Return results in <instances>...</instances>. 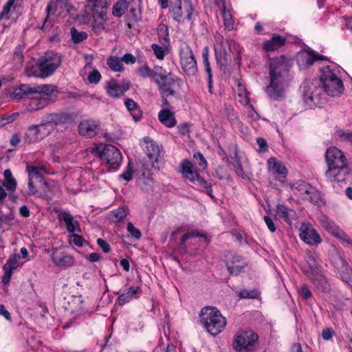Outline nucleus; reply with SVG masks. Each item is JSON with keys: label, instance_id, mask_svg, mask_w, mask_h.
Returning a JSON list of instances; mask_svg holds the SVG:
<instances>
[{"label": "nucleus", "instance_id": "1", "mask_svg": "<svg viewBox=\"0 0 352 352\" xmlns=\"http://www.w3.org/2000/svg\"><path fill=\"white\" fill-rule=\"evenodd\" d=\"M288 69L285 56H280L270 60V82L266 87L265 91L270 98L278 100L283 98L286 85L284 75Z\"/></svg>", "mask_w": 352, "mask_h": 352}, {"label": "nucleus", "instance_id": "2", "mask_svg": "<svg viewBox=\"0 0 352 352\" xmlns=\"http://www.w3.org/2000/svg\"><path fill=\"white\" fill-rule=\"evenodd\" d=\"M328 169L325 173L327 179L333 183L345 181L350 175L351 169L346 164V159L343 153L336 147H330L325 153Z\"/></svg>", "mask_w": 352, "mask_h": 352}, {"label": "nucleus", "instance_id": "3", "mask_svg": "<svg viewBox=\"0 0 352 352\" xmlns=\"http://www.w3.org/2000/svg\"><path fill=\"white\" fill-rule=\"evenodd\" d=\"M56 87L52 85L36 86L33 95L29 98L27 109L28 111H38L47 106L57 98Z\"/></svg>", "mask_w": 352, "mask_h": 352}, {"label": "nucleus", "instance_id": "4", "mask_svg": "<svg viewBox=\"0 0 352 352\" xmlns=\"http://www.w3.org/2000/svg\"><path fill=\"white\" fill-rule=\"evenodd\" d=\"M200 321L206 331L212 336L221 333L226 325V320L220 311L214 307H205L201 309Z\"/></svg>", "mask_w": 352, "mask_h": 352}, {"label": "nucleus", "instance_id": "5", "mask_svg": "<svg viewBox=\"0 0 352 352\" xmlns=\"http://www.w3.org/2000/svg\"><path fill=\"white\" fill-rule=\"evenodd\" d=\"M61 62V56L58 54L50 52L39 58L37 63L38 72L36 68L32 67L31 69H27L26 74L29 76L46 78L54 73L60 65Z\"/></svg>", "mask_w": 352, "mask_h": 352}, {"label": "nucleus", "instance_id": "6", "mask_svg": "<svg viewBox=\"0 0 352 352\" xmlns=\"http://www.w3.org/2000/svg\"><path fill=\"white\" fill-rule=\"evenodd\" d=\"M322 88L330 96H340L344 91V85L342 80L329 66L321 69L320 77Z\"/></svg>", "mask_w": 352, "mask_h": 352}, {"label": "nucleus", "instance_id": "7", "mask_svg": "<svg viewBox=\"0 0 352 352\" xmlns=\"http://www.w3.org/2000/svg\"><path fill=\"white\" fill-rule=\"evenodd\" d=\"M258 339V335L251 330L238 331L232 343L233 349L237 352H250Z\"/></svg>", "mask_w": 352, "mask_h": 352}, {"label": "nucleus", "instance_id": "8", "mask_svg": "<svg viewBox=\"0 0 352 352\" xmlns=\"http://www.w3.org/2000/svg\"><path fill=\"white\" fill-rule=\"evenodd\" d=\"M180 63L184 73L194 76L197 72V61L190 47L183 43L179 47Z\"/></svg>", "mask_w": 352, "mask_h": 352}, {"label": "nucleus", "instance_id": "9", "mask_svg": "<svg viewBox=\"0 0 352 352\" xmlns=\"http://www.w3.org/2000/svg\"><path fill=\"white\" fill-rule=\"evenodd\" d=\"M99 157L113 169H117L122 160L120 150L111 144L104 145L101 150L97 148Z\"/></svg>", "mask_w": 352, "mask_h": 352}, {"label": "nucleus", "instance_id": "10", "mask_svg": "<svg viewBox=\"0 0 352 352\" xmlns=\"http://www.w3.org/2000/svg\"><path fill=\"white\" fill-rule=\"evenodd\" d=\"M64 9L69 13L75 10V8L69 3V0H50L46 8L47 16L41 29L47 25L50 16L55 14L56 12H58L60 14Z\"/></svg>", "mask_w": 352, "mask_h": 352}, {"label": "nucleus", "instance_id": "11", "mask_svg": "<svg viewBox=\"0 0 352 352\" xmlns=\"http://www.w3.org/2000/svg\"><path fill=\"white\" fill-rule=\"evenodd\" d=\"M301 240L309 245H316L321 242V238L317 231L309 223H302L299 228Z\"/></svg>", "mask_w": 352, "mask_h": 352}, {"label": "nucleus", "instance_id": "12", "mask_svg": "<svg viewBox=\"0 0 352 352\" xmlns=\"http://www.w3.org/2000/svg\"><path fill=\"white\" fill-rule=\"evenodd\" d=\"M321 89L313 83L305 82L302 87L304 102L310 109L313 108L319 101Z\"/></svg>", "mask_w": 352, "mask_h": 352}, {"label": "nucleus", "instance_id": "13", "mask_svg": "<svg viewBox=\"0 0 352 352\" xmlns=\"http://www.w3.org/2000/svg\"><path fill=\"white\" fill-rule=\"evenodd\" d=\"M100 129V123L98 120L92 119L84 120L78 124V132L80 135L85 138H93L96 136Z\"/></svg>", "mask_w": 352, "mask_h": 352}, {"label": "nucleus", "instance_id": "14", "mask_svg": "<svg viewBox=\"0 0 352 352\" xmlns=\"http://www.w3.org/2000/svg\"><path fill=\"white\" fill-rule=\"evenodd\" d=\"M130 87L131 82L129 80L123 81L122 84H119L116 80H112L107 82L106 89L109 96L118 98L124 96Z\"/></svg>", "mask_w": 352, "mask_h": 352}, {"label": "nucleus", "instance_id": "15", "mask_svg": "<svg viewBox=\"0 0 352 352\" xmlns=\"http://www.w3.org/2000/svg\"><path fill=\"white\" fill-rule=\"evenodd\" d=\"M47 134L45 126L41 122L40 124L32 125L28 127L25 135V140L28 143H33L43 139Z\"/></svg>", "mask_w": 352, "mask_h": 352}, {"label": "nucleus", "instance_id": "16", "mask_svg": "<svg viewBox=\"0 0 352 352\" xmlns=\"http://www.w3.org/2000/svg\"><path fill=\"white\" fill-rule=\"evenodd\" d=\"M72 120V116L67 113H48L42 118V122L46 126L47 125L56 126L61 124L70 122Z\"/></svg>", "mask_w": 352, "mask_h": 352}, {"label": "nucleus", "instance_id": "17", "mask_svg": "<svg viewBox=\"0 0 352 352\" xmlns=\"http://www.w3.org/2000/svg\"><path fill=\"white\" fill-rule=\"evenodd\" d=\"M155 82L159 86V90L162 96H174L175 92L173 89V86L175 82V78L171 73L164 76L163 78H157Z\"/></svg>", "mask_w": 352, "mask_h": 352}, {"label": "nucleus", "instance_id": "18", "mask_svg": "<svg viewBox=\"0 0 352 352\" xmlns=\"http://www.w3.org/2000/svg\"><path fill=\"white\" fill-rule=\"evenodd\" d=\"M87 5L91 8L93 18L107 21V12L109 7L107 0H91Z\"/></svg>", "mask_w": 352, "mask_h": 352}, {"label": "nucleus", "instance_id": "19", "mask_svg": "<svg viewBox=\"0 0 352 352\" xmlns=\"http://www.w3.org/2000/svg\"><path fill=\"white\" fill-rule=\"evenodd\" d=\"M52 260L59 267L66 268L72 267L74 264V259L72 256L60 252L56 248L52 250Z\"/></svg>", "mask_w": 352, "mask_h": 352}, {"label": "nucleus", "instance_id": "20", "mask_svg": "<svg viewBox=\"0 0 352 352\" xmlns=\"http://www.w3.org/2000/svg\"><path fill=\"white\" fill-rule=\"evenodd\" d=\"M58 217L60 221H64L68 232H81V229L78 221L74 219V217L70 212L67 211H60L58 215Z\"/></svg>", "mask_w": 352, "mask_h": 352}, {"label": "nucleus", "instance_id": "21", "mask_svg": "<svg viewBox=\"0 0 352 352\" xmlns=\"http://www.w3.org/2000/svg\"><path fill=\"white\" fill-rule=\"evenodd\" d=\"M286 38L279 34H273L272 37L263 43V49L266 52H274L284 46L286 43Z\"/></svg>", "mask_w": 352, "mask_h": 352}, {"label": "nucleus", "instance_id": "22", "mask_svg": "<svg viewBox=\"0 0 352 352\" xmlns=\"http://www.w3.org/2000/svg\"><path fill=\"white\" fill-rule=\"evenodd\" d=\"M326 60V57L322 55H319L316 52L307 50L300 52L299 55L298 61L300 65L305 67H309L314 64L317 60Z\"/></svg>", "mask_w": 352, "mask_h": 352}, {"label": "nucleus", "instance_id": "23", "mask_svg": "<svg viewBox=\"0 0 352 352\" xmlns=\"http://www.w3.org/2000/svg\"><path fill=\"white\" fill-rule=\"evenodd\" d=\"M320 265L318 256L314 255L308 256L306 264L303 266V272L308 277H312L320 272Z\"/></svg>", "mask_w": 352, "mask_h": 352}, {"label": "nucleus", "instance_id": "24", "mask_svg": "<svg viewBox=\"0 0 352 352\" xmlns=\"http://www.w3.org/2000/svg\"><path fill=\"white\" fill-rule=\"evenodd\" d=\"M36 86L31 87L27 84H22L14 89L11 94V98L13 100H19L23 98H29L31 95L34 94Z\"/></svg>", "mask_w": 352, "mask_h": 352}, {"label": "nucleus", "instance_id": "25", "mask_svg": "<svg viewBox=\"0 0 352 352\" xmlns=\"http://www.w3.org/2000/svg\"><path fill=\"white\" fill-rule=\"evenodd\" d=\"M144 142L146 143V153L151 163L157 162L161 153L159 146L148 138H144Z\"/></svg>", "mask_w": 352, "mask_h": 352}, {"label": "nucleus", "instance_id": "26", "mask_svg": "<svg viewBox=\"0 0 352 352\" xmlns=\"http://www.w3.org/2000/svg\"><path fill=\"white\" fill-rule=\"evenodd\" d=\"M267 166L269 170L276 174L279 177L285 178L287 177V168L282 162L277 160L275 157L268 159Z\"/></svg>", "mask_w": 352, "mask_h": 352}, {"label": "nucleus", "instance_id": "27", "mask_svg": "<svg viewBox=\"0 0 352 352\" xmlns=\"http://www.w3.org/2000/svg\"><path fill=\"white\" fill-rule=\"evenodd\" d=\"M141 293L142 291L139 287H130L118 296V303L120 305H124L132 299L137 298Z\"/></svg>", "mask_w": 352, "mask_h": 352}, {"label": "nucleus", "instance_id": "28", "mask_svg": "<svg viewBox=\"0 0 352 352\" xmlns=\"http://www.w3.org/2000/svg\"><path fill=\"white\" fill-rule=\"evenodd\" d=\"M246 266V263L239 255H235L232 257L231 263L228 264L227 270L232 275H239Z\"/></svg>", "mask_w": 352, "mask_h": 352}, {"label": "nucleus", "instance_id": "29", "mask_svg": "<svg viewBox=\"0 0 352 352\" xmlns=\"http://www.w3.org/2000/svg\"><path fill=\"white\" fill-rule=\"evenodd\" d=\"M276 215L279 219H282L288 224H291L292 219L296 217V212L294 210L283 204H278L276 206Z\"/></svg>", "mask_w": 352, "mask_h": 352}, {"label": "nucleus", "instance_id": "30", "mask_svg": "<svg viewBox=\"0 0 352 352\" xmlns=\"http://www.w3.org/2000/svg\"><path fill=\"white\" fill-rule=\"evenodd\" d=\"M158 119L162 124L169 128L175 126L177 124L174 113L169 109H162L159 112Z\"/></svg>", "mask_w": 352, "mask_h": 352}, {"label": "nucleus", "instance_id": "31", "mask_svg": "<svg viewBox=\"0 0 352 352\" xmlns=\"http://www.w3.org/2000/svg\"><path fill=\"white\" fill-rule=\"evenodd\" d=\"M124 105L130 112L135 121H139L142 116V111L138 104L131 98H126L124 100Z\"/></svg>", "mask_w": 352, "mask_h": 352}, {"label": "nucleus", "instance_id": "32", "mask_svg": "<svg viewBox=\"0 0 352 352\" xmlns=\"http://www.w3.org/2000/svg\"><path fill=\"white\" fill-rule=\"evenodd\" d=\"M314 287L320 292H325L329 289V285L325 277L320 272L317 275L309 277Z\"/></svg>", "mask_w": 352, "mask_h": 352}, {"label": "nucleus", "instance_id": "33", "mask_svg": "<svg viewBox=\"0 0 352 352\" xmlns=\"http://www.w3.org/2000/svg\"><path fill=\"white\" fill-rule=\"evenodd\" d=\"M332 263L335 267L339 271L340 276H342V274H346L352 270L346 261L339 254L333 256Z\"/></svg>", "mask_w": 352, "mask_h": 352}, {"label": "nucleus", "instance_id": "34", "mask_svg": "<svg viewBox=\"0 0 352 352\" xmlns=\"http://www.w3.org/2000/svg\"><path fill=\"white\" fill-rule=\"evenodd\" d=\"M170 14L173 19L177 22H180L183 16L186 19V12L184 8V5L178 1L175 5L170 6Z\"/></svg>", "mask_w": 352, "mask_h": 352}, {"label": "nucleus", "instance_id": "35", "mask_svg": "<svg viewBox=\"0 0 352 352\" xmlns=\"http://www.w3.org/2000/svg\"><path fill=\"white\" fill-rule=\"evenodd\" d=\"M192 237H202L205 239L206 241H208L206 232L193 230L184 234L181 240L180 249L184 250V252L187 251L186 241Z\"/></svg>", "mask_w": 352, "mask_h": 352}, {"label": "nucleus", "instance_id": "36", "mask_svg": "<svg viewBox=\"0 0 352 352\" xmlns=\"http://www.w3.org/2000/svg\"><path fill=\"white\" fill-rule=\"evenodd\" d=\"M195 185L199 188V189L202 191H204L207 195H208L211 198H214L212 195V186L210 183H208L202 177H201L199 174L196 177L194 178V181H192Z\"/></svg>", "mask_w": 352, "mask_h": 352}, {"label": "nucleus", "instance_id": "37", "mask_svg": "<svg viewBox=\"0 0 352 352\" xmlns=\"http://www.w3.org/2000/svg\"><path fill=\"white\" fill-rule=\"evenodd\" d=\"M182 168V173L190 182L194 181V178L198 175L197 171L194 170L192 164L186 160H184L181 164Z\"/></svg>", "mask_w": 352, "mask_h": 352}, {"label": "nucleus", "instance_id": "38", "mask_svg": "<svg viewBox=\"0 0 352 352\" xmlns=\"http://www.w3.org/2000/svg\"><path fill=\"white\" fill-rule=\"evenodd\" d=\"M129 6L127 0H118L113 7L112 14L117 17L122 16Z\"/></svg>", "mask_w": 352, "mask_h": 352}, {"label": "nucleus", "instance_id": "39", "mask_svg": "<svg viewBox=\"0 0 352 352\" xmlns=\"http://www.w3.org/2000/svg\"><path fill=\"white\" fill-rule=\"evenodd\" d=\"M157 35L160 42L163 45H166L169 43L168 28L166 25L161 23L157 27Z\"/></svg>", "mask_w": 352, "mask_h": 352}, {"label": "nucleus", "instance_id": "40", "mask_svg": "<svg viewBox=\"0 0 352 352\" xmlns=\"http://www.w3.org/2000/svg\"><path fill=\"white\" fill-rule=\"evenodd\" d=\"M27 171L29 177L34 179L41 180L43 174L45 173V169L43 167L27 166Z\"/></svg>", "mask_w": 352, "mask_h": 352}, {"label": "nucleus", "instance_id": "41", "mask_svg": "<svg viewBox=\"0 0 352 352\" xmlns=\"http://www.w3.org/2000/svg\"><path fill=\"white\" fill-rule=\"evenodd\" d=\"M221 14L226 28L232 30L234 28L232 17L230 10L226 9L224 1L222 2Z\"/></svg>", "mask_w": 352, "mask_h": 352}, {"label": "nucleus", "instance_id": "42", "mask_svg": "<svg viewBox=\"0 0 352 352\" xmlns=\"http://www.w3.org/2000/svg\"><path fill=\"white\" fill-rule=\"evenodd\" d=\"M128 213V208L126 207L119 208L111 212V219L114 222H119L124 219Z\"/></svg>", "mask_w": 352, "mask_h": 352}, {"label": "nucleus", "instance_id": "43", "mask_svg": "<svg viewBox=\"0 0 352 352\" xmlns=\"http://www.w3.org/2000/svg\"><path fill=\"white\" fill-rule=\"evenodd\" d=\"M107 64L115 72H122L124 69L121 59L116 56H111L109 58Z\"/></svg>", "mask_w": 352, "mask_h": 352}, {"label": "nucleus", "instance_id": "44", "mask_svg": "<svg viewBox=\"0 0 352 352\" xmlns=\"http://www.w3.org/2000/svg\"><path fill=\"white\" fill-rule=\"evenodd\" d=\"M19 256L18 254H14L12 255L4 265L3 270L12 272L13 270H16L19 267Z\"/></svg>", "mask_w": 352, "mask_h": 352}, {"label": "nucleus", "instance_id": "45", "mask_svg": "<svg viewBox=\"0 0 352 352\" xmlns=\"http://www.w3.org/2000/svg\"><path fill=\"white\" fill-rule=\"evenodd\" d=\"M94 20L91 24V28L93 32L96 35H100L103 31L105 30L104 23L107 21H103L102 19L98 18H94Z\"/></svg>", "mask_w": 352, "mask_h": 352}, {"label": "nucleus", "instance_id": "46", "mask_svg": "<svg viewBox=\"0 0 352 352\" xmlns=\"http://www.w3.org/2000/svg\"><path fill=\"white\" fill-rule=\"evenodd\" d=\"M307 188H309V184L302 180L296 182L292 186L294 192L299 196H301Z\"/></svg>", "mask_w": 352, "mask_h": 352}, {"label": "nucleus", "instance_id": "47", "mask_svg": "<svg viewBox=\"0 0 352 352\" xmlns=\"http://www.w3.org/2000/svg\"><path fill=\"white\" fill-rule=\"evenodd\" d=\"M72 38L74 43H79L87 38V34L85 32H78L75 28L70 30Z\"/></svg>", "mask_w": 352, "mask_h": 352}, {"label": "nucleus", "instance_id": "48", "mask_svg": "<svg viewBox=\"0 0 352 352\" xmlns=\"http://www.w3.org/2000/svg\"><path fill=\"white\" fill-rule=\"evenodd\" d=\"M239 296L241 298H258L260 297V292L256 289H243L239 293Z\"/></svg>", "mask_w": 352, "mask_h": 352}, {"label": "nucleus", "instance_id": "49", "mask_svg": "<svg viewBox=\"0 0 352 352\" xmlns=\"http://www.w3.org/2000/svg\"><path fill=\"white\" fill-rule=\"evenodd\" d=\"M321 199V195L320 192L317 190L314 187L312 188V190H311L309 195L306 197L305 200H308L311 203H313L314 204H318Z\"/></svg>", "mask_w": 352, "mask_h": 352}, {"label": "nucleus", "instance_id": "50", "mask_svg": "<svg viewBox=\"0 0 352 352\" xmlns=\"http://www.w3.org/2000/svg\"><path fill=\"white\" fill-rule=\"evenodd\" d=\"M322 225L325 229L329 232L336 234V232L337 230V228L333 222H332L329 219L324 217L321 220Z\"/></svg>", "mask_w": 352, "mask_h": 352}, {"label": "nucleus", "instance_id": "51", "mask_svg": "<svg viewBox=\"0 0 352 352\" xmlns=\"http://www.w3.org/2000/svg\"><path fill=\"white\" fill-rule=\"evenodd\" d=\"M177 1L182 3L184 5V8L186 12V19H191L192 14V5L190 0H177Z\"/></svg>", "mask_w": 352, "mask_h": 352}, {"label": "nucleus", "instance_id": "52", "mask_svg": "<svg viewBox=\"0 0 352 352\" xmlns=\"http://www.w3.org/2000/svg\"><path fill=\"white\" fill-rule=\"evenodd\" d=\"M336 135L341 141L352 142V131L340 129L336 131Z\"/></svg>", "mask_w": 352, "mask_h": 352}, {"label": "nucleus", "instance_id": "53", "mask_svg": "<svg viewBox=\"0 0 352 352\" xmlns=\"http://www.w3.org/2000/svg\"><path fill=\"white\" fill-rule=\"evenodd\" d=\"M127 230L136 239H140L142 236L140 230L135 228L131 222L127 223Z\"/></svg>", "mask_w": 352, "mask_h": 352}, {"label": "nucleus", "instance_id": "54", "mask_svg": "<svg viewBox=\"0 0 352 352\" xmlns=\"http://www.w3.org/2000/svg\"><path fill=\"white\" fill-rule=\"evenodd\" d=\"M151 48L153 50L154 54L157 58L160 60H162L164 58L165 55V50L162 47L160 46L157 44L153 43L151 45Z\"/></svg>", "mask_w": 352, "mask_h": 352}, {"label": "nucleus", "instance_id": "55", "mask_svg": "<svg viewBox=\"0 0 352 352\" xmlns=\"http://www.w3.org/2000/svg\"><path fill=\"white\" fill-rule=\"evenodd\" d=\"M169 72H167L165 69H164L162 67H155L153 70V77L155 78V80L157 78H163L164 76L168 75Z\"/></svg>", "mask_w": 352, "mask_h": 352}, {"label": "nucleus", "instance_id": "56", "mask_svg": "<svg viewBox=\"0 0 352 352\" xmlns=\"http://www.w3.org/2000/svg\"><path fill=\"white\" fill-rule=\"evenodd\" d=\"M16 0H8L6 4L3 6L1 12L0 13V19L8 15L11 10V8L14 6Z\"/></svg>", "mask_w": 352, "mask_h": 352}, {"label": "nucleus", "instance_id": "57", "mask_svg": "<svg viewBox=\"0 0 352 352\" xmlns=\"http://www.w3.org/2000/svg\"><path fill=\"white\" fill-rule=\"evenodd\" d=\"M2 186H5L7 190L14 192L16 188V181L13 177L12 179L5 180V182H1Z\"/></svg>", "mask_w": 352, "mask_h": 352}, {"label": "nucleus", "instance_id": "58", "mask_svg": "<svg viewBox=\"0 0 352 352\" xmlns=\"http://www.w3.org/2000/svg\"><path fill=\"white\" fill-rule=\"evenodd\" d=\"M138 74L142 78L153 77V70L146 65L138 69Z\"/></svg>", "mask_w": 352, "mask_h": 352}, {"label": "nucleus", "instance_id": "59", "mask_svg": "<svg viewBox=\"0 0 352 352\" xmlns=\"http://www.w3.org/2000/svg\"><path fill=\"white\" fill-rule=\"evenodd\" d=\"M100 78L101 75L100 72L96 69H94L90 72L88 76V80L91 83L97 84L100 80Z\"/></svg>", "mask_w": 352, "mask_h": 352}, {"label": "nucleus", "instance_id": "60", "mask_svg": "<svg viewBox=\"0 0 352 352\" xmlns=\"http://www.w3.org/2000/svg\"><path fill=\"white\" fill-rule=\"evenodd\" d=\"M257 144L258 145V151L259 153H265L267 152L268 150V146L267 144L266 140L263 138H258L256 139Z\"/></svg>", "mask_w": 352, "mask_h": 352}, {"label": "nucleus", "instance_id": "61", "mask_svg": "<svg viewBox=\"0 0 352 352\" xmlns=\"http://www.w3.org/2000/svg\"><path fill=\"white\" fill-rule=\"evenodd\" d=\"M237 92H238L239 96L242 98L241 102L248 103V99L246 96V89H245V87L243 85H241V83L238 84Z\"/></svg>", "mask_w": 352, "mask_h": 352}, {"label": "nucleus", "instance_id": "62", "mask_svg": "<svg viewBox=\"0 0 352 352\" xmlns=\"http://www.w3.org/2000/svg\"><path fill=\"white\" fill-rule=\"evenodd\" d=\"M97 244L104 252L109 253L111 251V247L109 244L102 239H98Z\"/></svg>", "mask_w": 352, "mask_h": 352}, {"label": "nucleus", "instance_id": "63", "mask_svg": "<svg viewBox=\"0 0 352 352\" xmlns=\"http://www.w3.org/2000/svg\"><path fill=\"white\" fill-rule=\"evenodd\" d=\"M17 116H19L18 113H13L12 115H10V116L6 115V116L1 117L0 123L2 125H6V124L12 122L15 120L16 117H17Z\"/></svg>", "mask_w": 352, "mask_h": 352}, {"label": "nucleus", "instance_id": "64", "mask_svg": "<svg viewBox=\"0 0 352 352\" xmlns=\"http://www.w3.org/2000/svg\"><path fill=\"white\" fill-rule=\"evenodd\" d=\"M234 165L236 175L241 178H245V175L241 161L239 159L236 160Z\"/></svg>", "mask_w": 352, "mask_h": 352}]
</instances>
